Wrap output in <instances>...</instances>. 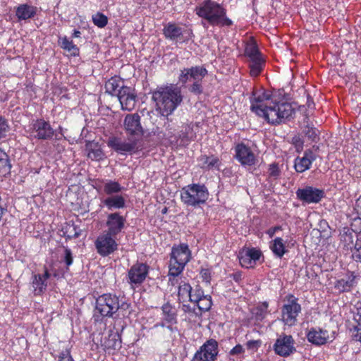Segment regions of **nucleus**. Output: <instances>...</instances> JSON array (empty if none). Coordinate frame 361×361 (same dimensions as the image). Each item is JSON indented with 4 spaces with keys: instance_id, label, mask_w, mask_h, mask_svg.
<instances>
[{
    "instance_id": "nucleus-1",
    "label": "nucleus",
    "mask_w": 361,
    "mask_h": 361,
    "mask_svg": "<svg viewBox=\"0 0 361 361\" xmlns=\"http://www.w3.org/2000/svg\"><path fill=\"white\" fill-rule=\"evenodd\" d=\"M250 102L251 111L271 125L284 123L294 113L290 104L278 101L264 89L254 90Z\"/></svg>"
},
{
    "instance_id": "nucleus-2",
    "label": "nucleus",
    "mask_w": 361,
    "mask_h": 361,
    "mask_svg": "<svg viewBox=\"0 0 361 361\" xmlns=\"http://www.w3.org/2000/svg\"><path fill=\"white\" fill-rule=\"evenodd\" d=\"M123 129L128 137V142L113 136L107 141L108 147L121 154H134L140 152L141 147L137 143L145 133L140 116L137 113L127 114L123 120Z\"/></svg>"
},
{
    "instance_id": "nucleus-3",
    "label": "nucleus",
    "mask_w": 361,
    "mask_h": 361,
    "mask_svg": "<svg viewBox=\"0 0 361 361\" xmlns=\"http://www.w3.org/2000/svg\"><path fill=\"white\" fill-rule=\"evenodd\" d=\"M195 14L205 20L211 26L230 27L233 23L227 16V10L223 5L214 0H203L194 9Z\"/></svg>"
},
{
    "instance_id": "nucleus-4",
    "label": "nucleus",
    "mask_w": 361,
    "mask_h": 361,
    "mask_svg": "<svg viewBox=\"0 0 361 361\" xmlns=\"http://www.w3.org/2000/svg\"><path fill=\"white\" fill-rule=\"evenodd\" d=\"M152 99L156 102L162 116L168 117L182 102L181 91L178 87L166 86L152 92Z\"/></svg>"
},
{
    "instance_id": "nucleus-5",
    "label": "nucleus",
    "mask_w": 361,
    "mask_h": 361,
    "mask_svg": "<svg viewBox=\"0 0 361 361\" xmlns=\"http://www.w3.org/2000/svg\"><path fill=\"white\" fill-rule=\"evenodd\" d=\"M118 311V296L114 293H103L96 298L93 318L100 322L105 317L111 318Z\"/></svg>"
},
{
    "instance_id": "nucleus-6",
    "label": "nucleus",
    "mask_w": 361,
    "mask_h": 361,
    "mask_svg": "<svg viewBox=\"0 0 361 361\" xmlns=\"http://www.w3.org/2000/svg\"><path fill=\"white\" fill-rule=\"evenodd\" d=\"M207 73V70L203 66L185 68L180 70L178 81L183 85H185L192 80L193 83L189 87L188 90L191 93L200 95L203 92L202 79Z\"/></svg>"
},
{
    "instance_id": "nucleus-7",
    "label": "nucleus",
    "mask_w": 361,
    "mask_h": 361,
    "mask_svg": "<svg viewBox=\"0 0 361 361\" xmlns=\"http://www.w3.org/2000/svg\"><path fill=\"white\" fill-rule=\"evenodd\" d=\"M209 190L204 184L192 183L184 186L180 191V200L188 207H197L204 204L209 198Z\"/></svg>"
},
{
    "instance_id": "nucleus-8",
    "label": "nucleus",
    "mask_w": 361,
    "mask_h": 361,
    "mask_svg": "<svg viewBox=\"0 0 361 361\" xmlns=\"http://www.w3.org/2000/svg\"><path fill=\"white\" fill-rule=\"evenodd\" d=\"M301 305L298 298L293 294L289 293L284 298V304L281 308V322L284 325L293 326L298 322V317L301 312Z\"/></svg>"
},
{
    "instance_id": "nucleus-9",
    "label": "nucleus",
    "mask_w": 361,
    "mask_h": 361,
    "mask_svg": "<svg viewBox=\"0 0 361 361\" xmlns=\"http://www.w3.org/2000/svg\"><path fill=\"white\" fill-rule=\"evenodd\" d=\"M218 355V342L214 338H209L196 351L192 361H216Z\"/></svg>"
},
{
    "instance_id": "nucleus-10",
    "label": "nucleus",
    "mask_w": 361,
    "mask_h": 361,
    "mask_svg": "<svg viewBox=\"0 0 361 361\" xmlns=\"http://www.w3.org/2000/svg\"><path fill=\"white\" fill-rule=\"evenodd\" d=\"M116 236L104 232L100 234L94 242L97 253L102 257H107L118 250V245Z\"/></svg>"
},
{
    "instance_id": "nucleus-11",
    "label": "nucleus",
    "mask_w": 361,
    "mask_h": 361,
    "mask_svg": "<svg viewBox=\"0 0 361 361\" xmlns=\"http://www.w3.org/2000/svg\"><path fill=\"white\" fill-rule=\"evenodd\" d=\"M295 344V340L291 335L282 333L276 339L273 350L276 355L287 357L296 352Z\"/></svg>"
},
{
    "instance_id": "nucleus-12",
    "label": "nucleus",
    "mask_w": 361,
    "mask_h": 361,
    "mask_svg": "<svg viewBox=\"0 0 361 361\" xmlns=\"http://www.w3.org/2000/svg\"><path fill=\"white\" fill-rule=\"evenodd\" d=\"M30 133L33 134L35 139L48 140L53 137L54 130L49 121L44 118H37L32 121Z\"/></svg>"
},
{
    "instance_id": "nucleus-13",
    "label": "nucleus",
    "mask_w": 361,
    "mask_h": 361,
    "mask_svg": "<svg viewBox=\"0 0 361 361\" xmlns=\"http://www.w3.org/2000/svg\"><path fill=\"white\" fill-rule=\"evenodd\" d=\"M149 266L146 263L137 262L128 271V282L132 286L141 285L149 274Z\"/></svg>"
},
{
    "instance_id": "nucleus-14",
    "label": "nucleus",
    "mask_w": 361,
    "mask_h": 361,
    "mask_svg": "<svg viewBox=\"0 0 361 361\" xmlns=\"http://www.w3.org/2000/svg\"><path fill=\"white\" fill-rule=\"evenodd\" d=\"M235 158L242 165L252 166L257 162V159L252 149L244 142L235 146Z\"/></svg>"
},
{
    "instance_id": "nucleus-15",
    "label": "nucleus",
    "mask_w": 361,
    "mask_h": 361,
    "mask_svg": "<svg viewBox=\"0 0 361 361\" xmlns=\"http://www.w3.org/2000/svg\"><path fill=\"white\" fill-rule=\"evenodd\" d=\"M262 256V252L257 248L243 247L239 251L238 257L242 267L250 269L255 267Z\"/></svg>"
},
{
    "instance_id": "nucleus-16",
    "label": "nucleus",
    "mask_w": 361,
    "mask_h": 361,
    "mask_svg": "<svg viewBox=\"0 0 361 361\" xmlns=\"http://www.w3.org/2000/svg\"><path fill=\"white\" fill-rule=\"evenodd\" d=\"M306 337L308 342L317 346L325 345L335 338L334 334L330 335L327 330L320 327H312L307 332Z\"/></svg>"
},
{
    "instance_id": "nucleus-17",
    "label": "nucleus",
    "mask_w": 361,
    "mask_h": 361,
    "mask_svg": "<svg viewBox=\"0 0 361 361\" xmlns=\"http://www.w3.org/2000/svg\"><path fill=\"white\" fill-rule=\"evenodd\" d=\"M296 195L299 200L307 204L318 203L324 197V191L312 186H306L298 189Z\"/></svg>"
},
{
    "instance_id": "nucleus-18",
    "label": "nucleus",
    "mask_w": 361,
    "mask_h": 361,
    "mask_svg": "<svg viewBox=\"0 0 361 361\" xmlns=\"http://www.w3.org/2000/svg\"><path fill=\"white\" fill-rule=\"evenodd\" d=\"M126 222V217L121 215L119 212L110 213L106 217L107 230L105 232L116 236L125 228Z\"/></svg>"
},
{
    "instance_id": "nucleus-19",
    "label": "nucleus",
    "mask_w": 361,
    "mask_h": 361,
    "mask_svg": "<svg viewBox=\"0 0 361 361\" xmlns=\"http://www.w3.org/2000/svg\"><path fill=\"white\" fill-rule=\"evenodd\" d=\"M116 97L123 110L130 111L135 109L137 95L131 87H126L119 90Z\"/></svg>"
},
{
    "instance_id": "nucleus-20",
    "label": "nucleus",
    "mask_w": 361,
    "mask_h": 361,
    "mask_svg": "<svg viewBox=\"0 0 361 361\" xmlns=\"http://www.w3.org/2000/svg\"><path fill=\"white\" fill-rule=\"evenodd\" d=\"M51 276L47 267H44V271L43 274H35L32 276L31 286L32 287V292L34 295H42L47 290V279Z\"/></svg>"
},
{
    "instance_id": "nucleus-21",
    "label": "nucleus",
    "mask_w": 361,
    "mask_h": 361,
    "mask_svg": "<svg viewBox=\"0 0 361 361\" xmlns=\"http://www.w3.org/2000/svg\"><path fill=\"white\" fill-rule=\"evenodd\" d=\"M72 345L68 341H59L51 353L56 361H75L71 355Z\"/></svg>"
},
{
    "instance_id": "nucleus-22",
    "label": "nucleus",
    "mask_w": 361,
    "mask_h": 361,
    "mask_svg": "<svg viewBox=\"0 0 361 361\" xmlns=\"http://www.w3.org/2000/svg\"><path fill=\"white\" fill-rule=\"evenodd\" d=\"M190 259L191 252L187 244L182 243L172 247L170 259L175 261L174 263L179 262L185 266Z\"/></svg>"
},
{
    "instance_id": "nucleus-23",
    "label": "nucleus",
    "mask_w": 361,
    "mask_h": 361,
    "mask_svg": "<svg viewBox=\"0 0 361 361\" xmlns=\"http://www.w3.org/2000/svg\"><path fill=\"white\" fill-rule=\"evenodd\" d=\"M317 159L315 154L311 149L305 151L303 157H297L294 160V168L298 173H303L310 169L313 161Z\"/></svg>"
},
{
    "instance_id": "nucleus-24",
    "label": "nucleus",
    "mask_w": 361,
    "mask_h": 361,
    "mask_svg": "<svg viewBox=\"0 0 361 361\" xmlns=\"http://www.w3.org/2000/svg\"><path fill=\"white\" fill-rule=\"evenodd\" d=\"M356 278L355 272L348 271L343 278L334 282V288L340 293L350 292L356 285Z\"/></svg>"
},
{
    "instance_id": "nucleus-25",
    "label": "nucleus",
    "mask_w": 361,
    "mask_h": 361,
    "mask_svg": "<svg viewBox=\"0 0 361 361\" xmlns=\"http://www.w3.org/2000/svg\"><path fill=\"white\" fill-rule=\"evenodd\" d=\"M163 35L166 39L172 41L181 42L183 35V29L176 23L170 22L164 27ZM186 41V39L182 40V42Z\"/></svg>"
},
{
    "instance_id": "nucleus-26",
    "label": "nucleus",
    "mask_w": 361,
    "mask_h": 361,
    "mask_svg": "<svg viewBox=\"0 0 361 361\" xmlns=\"http://www.w3.org/2000/svg\"><path fill=\"white\" fill-rule=\"evenodd\" d=\"M161 309L162 311V318L164 319V321L168 324L166 328L172 331V326L178 323L177 313L175 310V308L169 302H166L161 306Z\"/></svg>"
},
{
    "instance_id": "nucleus-27",
    "label": "nucleus",
    "mask_w": 361,
    "mask_h": 361,
    "mask_svg": "<svg viewBox=\"0 0 361 361\" xmlns=\"http://www.w3.org/2000/svg\"><path fill=\"white\" fill-rule=\"evenodd\" d=\"M100 346L104 350H116L121 347V339L118 333L111 332L107 336H102Z\"/></svg>"
},
{
    "instance_id": "nucleus-28",
    "label": "nucleus",
    "mask_w": 361,
    "mask_h": 361,
    "mask_svg": "<svg viewBox=\"0 0 361 361\" xmlns=\"http://www.w3.org/2000/svg\"><path fill=\"white\" fill-rule=\"evenodd\" d=\"M85 151L87 157L92 161H99L104 158V153L99 142L94 141H86Z\"/></svg>"
},
{
    "instance_id": "nucleus-29",
    "label": "nucleus",
    "mask_w": 361,
    "mask_h": 361,
    "mask_svg": "<svg viewBox=\"0 0 361 361\" xmlns=\"http://www.w3.org/2000/svg\"><path fill=\"white\" fill-rule=\"evenodd\" d=\"M198 161H200L201 166L200 167L202 169L210 171V170H220V166L221 164V160L219 158L214 155H207V154H202L198 158Z\"/></svg>"
},
{
    "instance_id": "nucleus-30",
    "label": "nucleus",
    "mask_w": 361,
    "mask_h": 361,
    "mask_svg": "<svg viewBox=\"0 0 361 361\" xmlns=\"http://www.w3.org/2000/svg\"><path fill=\"white\" fill-rule=\"evenodd\" d=\"M37 11V8L27 4H20L16 8V16L18 21L25 20L34 18Z\"/></svg>"
},
{
    "instance_id": "nucleus-31",
    "label": "nucleus",
    "mask_w": 361,
    "mask_h": 361,
    "mask_svg": "<svg viewBox=\"0 0 361 361\" xmlns=\"http://www.w3.org/2000/svg\"><path fill=\"white\" fill-rule=\"evenodd\" d=\"M126 87L123 85V79L118 75L111 77L105 83L106 92L111 95L117 96L119 90Z\"/></svg>"
},
{
    "instance_id": "nucleus-32",
    "label": "nucleus",
    "mask_w": 361,
    "mask_h": 361,
    "mask_svg": "<svg viewBox=\"0 0 361 361\" xmlns=\"http://www.w3.org/2000/svg\"><path fill=\"white\" fill-rule=\"evenodd\" d=\"M102 203L109 210L120 209L126 207V200L121 195L109 196Z\"/></svg>"
},
{
    "instance_id": "nucleus-33",
    "label": "nucleus",
    "mask_w": 361,
    "mask_h": 361,
    "mask_svg": "<svg viewBox=\"0 0 361 361\" xmlns=\"http://www.w3.org/2000/svg\"><path fill=\"white\" fill-rule=\"evenodd\" d=\"M304 123L306 125L302 130L303 135L312 142H317L319 140L320 131L309 122V116L307 114L305 116Z\"/></svg>"
},
{
    "instance_id": "nucleus-34",
    "label": "nucleus",
    "mask_w": 361,
    "mask_h": 361,
    "mask_svg": "<svg viewBox=\"0 0 361 361\" xmlns=\"http://www.w3.org/2000/svg\"><path fill=\"white\" fill-rule=\"evenodd\" d=\"M269 248L274 255L279 258H282L288 252L284 240L280 237H276L270 242Z\"/></svg>"
},
{
    "instance_id": "nucleus-35",
    "label": "nucleus",
    "mask_w": 361,
    "mask_h": 361,
    "mask_svg": "<svg viewBox=\"0 0 361 361\" xmlns=\"http://www.w3.org/2000/svg\"><path fill=\"white\" fill-rule=\"evenodd\" d=\"M265 59L263 56L250 59V75L252 77H257L262 72L265 66Z\"/></svg>"
},
{
    "instance_id": "nucleus-36",
    "label": "nucleus",
    "mask_w": 361,
    "mask_h": 361,
    "mask_svg": "<svg viewBox=\"0 0 361 361\" xmlns=\"http://www.w3.org/2000/svg\"><path fill=\"white\" fill-rule=\"evenodd\" d=\"M59 45L61 49L71 53L73 56L79 54V49L72 40L68 39L66 36L59 37L58 41Z\"/></svg>"
},
{
    "instance_id": "nucleus-37",
    "label": "nucleus",
    "mask_w": 361,
    "mask_h": 361,
    "mask_svg": "<svg viewBox=\"0 0 361 361\" xmlns=\"http://www.w3.org/2000/svg\"><path fill=\"white\" fill-rule=\"evenodd\" d=\"M269 302L264 301L252 310V317L257 322H262L268 314Z\"/></svg>"
},
{
    "instance_id": "nucleus-38",
    "label": "nucleus",
    "mask_w": 361,
    "mask_h": 361,
    "mask_svg": "<svg viewBox=\"0 0 361 361\" xmlns=\"http://www.w3.org/2000/svg\"><path fill=\"white\" fill-rule=\"evenodd\" d=\"M192 287L185 281H181L178 288V300L179 302H184L188 300L190 301Z\"/></svg>"
},
{
    "instance_id": "nucleus-39",
    "label": "nucleus",
    "mask_w": 361,
    "mask_h": 361,
    "mask_svg": "<svg viewBox=\"0 0 361 361\" xmlns=\"http://www.w3.org/2000/svg\"><path fill=\"white\" fill-rule=\"evenodd\" d=\"M11 167L8 155L0 148V176H6L9 174Z\"/></svg>"
},
{
    "instance_id": "nucleus-40",
    "label": "nucleus",
    "mask_w": 361,
    "mask_h": 361,
    "mask_svg": "<svg viewBox=\"0 0 361 361\" xmlns=\"http://www.w3.org/2000/svg\"><path fill=\"white\" fill-rule=\"evenodd\" d=\"M175 261L173 259H170L169 267V281L171 283L172 285H174V279L178 276H179L183 271L185 268V265L183 264H180L179 262L174 263Z\"/></svg>"
},
{
    "instance_id": "nucleus-41",
    "label": "nucleus",
    "mask_w": 361,
    "mask_h": 361,
    "mask_svg": "<svg viewBox=\"0 0 361 361\" xmlns=\"http://www.w3.org/2000/svg\"><path fill=\"white\" fill-rule=\"evenodd\" d=\"M197 308V316H202L203 312L209 311L212 306V300L210 295H206L200 302H195Z\"/></svg>"
},
{
    "instance_id": "nucleus-42",
    "label": "nucleus",
    "mask_w": 361,
    "mask_h": 361,
    "mask_svg": "<svg viewBox=\"0 0 361 361\" xmlns=\"http://www.w3.org/2000/svg\"><path fill=\"white\" fill-rule=\"evenodd\" d=\"M353 231L352 229L344 227L340 232V241L344 247H348L353 242Z\"/></svg>"
},
{
    "instance_id": "nucleus-43",
    "label": "nucleus",
    "mask_w": 361,
    "mask_h": 361,
    "mask_svg": "<svg viewBox=\"0 0 361 361\" xmlns=\"http://www.w3.org/2000/svg\"><path fill=\"white\" fill-rule=\"evenodd\" d=\"M103 190L106 195L111 196L113 194L121 192L123 187L117 181L108 180L104 183Z\"/></svg>"
},
{
    "instance_id": "nucleus-44",
    "label": "nucleus",
    "mask_w": 361,
    "mask_h": 361,
    "mask_svg": "<svg viewBox=\"0 0 361 361\" xmlns=\"http://www.w3.org/2000/svg\"><path fill=\"white\" fill-rule=\"evenodd\" d=\"M81 235V230L79 226L74 224H68L65 227L64 236L66 239L78 238Z\"/></svg>"
},
{
    "instance_id": "nucleus-45",
    "label": "nucleus",
    "mask_w": 361,
    "mask_h": 361,
    "mask_svg": "<svg viewBox=\"0 0 361 361\" xmlns=\"http://www.w3.org/2000/svg\"><path fill=\"white\" fill-rule=\"evenodd\" d=\"M245 56H247L249 60L253 58L262 56L260 52L258 46L256 43H249L245 48Z\"/></svg>"
},
{
    "instance_id": "nucleus-46",
    "label": "nucleus",
    "mask_w": 361,
    "mask_h": 361,
    "mask_svg": "<svg viewBox=\"0 0 361 361\" xmlns=\"http://www.w3.org/2000/svg\"><path fill=\"white\" fill-rule=\"evenodd\" d=\"M93 23L99 28L104 27L108 23V18L104 14L97 12L92 17Z\"/></svg>"
},
{
    "instance_id": "nucleus-47",
    "label": "nucleus",
    "mask_w": 361,
    "mask_h": 361,
    "mask_svg": "<svg viewBox=\"0 0 361 361\" xmlns=\"http://www.w3.org/2000/svg\"><path fill=\"white\" fill-rule=\"evenodd\" d=\"M206 295L204 294V290L200 285H197L194 289L192 288L191 295H190V302L194 303L195 302H200L201 298L204 297Z\"/></svg>"
},
{
    "instance_id": "nucleus-48",
    "label": "nucleus",
    "mask_w": 361,
    "mask_h": 361,
    "mask_svg": "<svg viewBox=\"0 0 361 361\" xmlns=\"http://www.w3.org/2000/svg\"><path fill=\"white\" fill-rule=\"evenodd\" d=\"M352 258L355 262H361V237L357 238L353 248L351 249Z\"/></svg>"
},
{
    "instance_id": "nucleus-49",
    "label": "nucleus",
    "mask_w": 361,
    "mask_h": 361,
    "mask_svg": "<svg viewBox=\"0 0 361 361\" xmlns=\"http://www.w3.org/2000/svg\"><path fill=\"white\" fill-rule=\"evenodd\" d=\"M10 130V126L8 120L0 115V140L6 137Z\"/></svg>"
},
{
    "instance_id": "nucleus-50",
    "label": "nucleus",
    "mask_w": 361,
    "mask_h": 361,
    "mask_svg": "<svg viewBox=\"0 0 361 361\" xmlns=\"http://www.w3.org/2000/svg\"><path fill=\"white\" fill-rule=\"evenodd\" d=\"M212 269L211 268L202 267L200 271V276L203 282L210 285L212 280Z\"/></svg>"
},
{
    "instance_id": "nucleus-51",
    "label": "nucleus",
    "mask_w": 361,
    "mask_h": 361,
    "mask_svg": "<svg viewBox=\"0 0 361 361\" xmlns=\"http://www.w3.org/2000/svg\"><path fill=\"white\" fill-rule=\"evenodd\" d=\"M181 310L184 313L188 314V319H191L192 318L200 317L201 316H197V308L195 307H191L190 305L183 304L181 307Z\"/></svg>"
},
{
    "instance_id": "nucleus-52",
    "label": "nucleus",
    "mask_w": 361,
    "mask_h": 361,
    "mask_svg": "<svg viewBox=\"0 0 361 361\" xmlns=\"http://www.w3.org/2000/svg\"><path fill=\"white\" fill-rule=\"evenodd\" d=\"M291 144L294 146L295 151L300 153L303 150L304 140L300 135H294L291 139Z\"/></svg>"
},
{
    "instance_id": "nucleus-53",
    "label": "nucleus",
    "mask_w": 361,
    "mask_h": 361,
    "mask_svg": "<svg viewBox=\"0 0 361 361\" xmlns=\"http://www.w3.org/2000/svg\"><path fill=\"white\" fill-rule=\"evenodd\" d=\"M63 262L66 264V270H69V267L73 263V255L72 251L68 247H64V255L63 257Z\"/></svg>"
},
{
    "instance_id": "nucleus-54",
    "label": "nucleus",
    "mask_w": 361,
    "mask_h": 361,
    "mask_svg": "<svg viewBox=\"0 0 361 361\" xmlns=\"http://www.w3.org/2000/svg\"><path fill=\"white\" fill-rule=\"evenodd\" d=\"M350 331L353 339L361 343V326H353L350 329Z\"/></svg>"
},
{
    "instance_id": "nucleus-55",
    "label": "nucleus",
    "mask_w": 361,
    "mask_h": 361,
    "mask_svg": "<svg viewBox=\"0 0 361 361\" xmlns=\"http://www.w3.org/2000/svg\"><path fill=\"white\" fill-rule=\"evenodd\" d=\"M269 175L271 177L277 178L280 175V169L278 164L272 163L269 167Z\"/></svg>"
},
{
    "instance_id": "nucleus-56",
    "label": "nucleus",
    "mask_w": 361,
    "mask_h": 361,
    "mask_svg": "<svg viewBox=\"0 0 361 361\" xmlns=\"http://www.w3.org/2000/svg\"><path fill=\"white\" fill-rule=\"evenodd\" d=\"M261 344V340H250L246 343V347L248 350H257Z\"/></svg>"
},
{
    "instance_id": "nucleus-57",
    "label": "nucleus",
    "mask_w": 361,
    "mask_h": 361,
    "mask_svg": "<svg viewBox=\"0 0 361 361\" xmlns=\"http://www.w3.org/2000/svg\"><path fill=\"white\" fill-rule=\"evenodd\" d=\"M130 307V303L128 302L127 301L121 302L120 300L118 299V311L120 310L122 312L123 316H125V312L129 310Z\"/></svg>"
},
{
    "instance_id": "nucleus-58",
    "label": "nucleus",
    "mask_w": 361,
    "mask_h": 361,
    "mask_svg": "<svg viewBox=\"0 0 361 361\" xmlns=\"http://www.w3.org/2000/svg\"><path fill=\"white\" fill-rule=\"evenodd\" d=\"M191 130H192V129L189 126H187L185 128V132H183V131L181 132V134L180 135V137L181 138L182 142L188 143L191 141V138L189 137V136L188 135V131H191Z\"/></svg>"
},
{
    "instance_id": "nucleus-59",
    "label": "nucleus",
    "mask_w": 361,
    "mask_h": 361,
    "mask_svg": "<svg viewBox=\"0 0 361 361\" xmlns=\"http://www.w3.org/2000/svg\"><path fill=\"white\" fill-rule=\"evenodd\" d=\"M244 353V348L242 345L238 344L234 346L229 352L231 355H239Z\"/></svg>"
},
{
    "instance_id": "nucleus-60",
    "label": "nucleus",
    "mask_w": 361,
    "mask_h": 361,
    "mask_svg": "<svg viewBox=\"0 0 361 361\" xmlns=\"http://www.w3.org/2000/svg\"><path fill=\"white\" fill-rule=\"evenodd\" d=\"M281 230H282V227L281 226H276L271 227L270 228H269L266 233L269 235V238H272L277 231H281Z\"/></svg>"
},
{
    "instance_id": "nucleus-61",
    "label": "nucleus",
    "mask_w": 361,
    "mask_h": 361,
    "mask_svg": "<svg viewBox=\"0 0 361 361\" xmlns=\"http://www.w3.org/2000/svg\"><path fill=\"white\" fill-rule=\"evenodd\" d=\"M231 277L236 283H240L243 279V273L240 271H235L231 275Z\"/></svg>"
},
{
    "instance_id": "nucleus-62",
    "label": "nucleus",
    "mask_w": 361,
    "mask_h": 361,
    "mask_svg": "<svg viewBox=\"0 0 361 361\" xmlns=\"http://www.w3.org/2000/svg\"><path fill=\"white\" fill-rule=\"evenodd\" d=\"M355 209L361 218V195L357 198L355 203Z\"/></svg>"
},
{
    "instance_id": "nucleus-63",
    "label": "nucleus",
    "mask_w": 361,
    "mask_h": 361,
    "mask_svg": "<svg viewBox=\"0 0 361 361\" xmlns=\"http://www.w3.org/2000/svg\"><path fill=\"white\" fill-rule=\"evenodd\" d=\"M354 319L357 323V326H361V312L354 315Z\"/></svg>"
},
{
    "instance_id": "nucleus-64",
    "label": "nucleus",
    "mask_w": 361,
    "mask_h": 361,
    "mask_svg": "<svg viewBox=\"0 0 361 361\" xmlns=\"http://www.w3.org/2000/svg\"><path fill=\"white\" fill-rule=\"evenodd\" d=\"M81 32L78 30H74L73 32L72 33V38H78L80 37Z\"/></svg>"
}]
</instances>
